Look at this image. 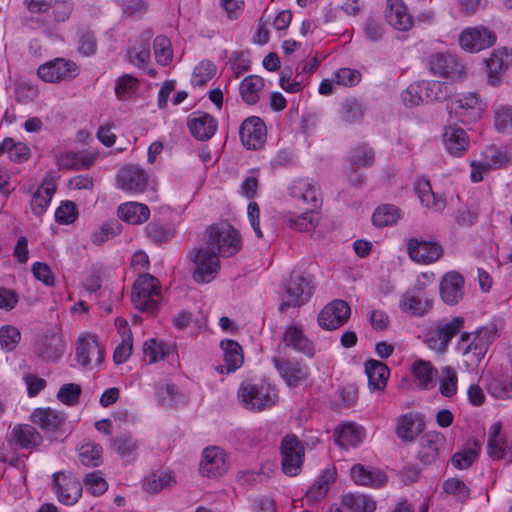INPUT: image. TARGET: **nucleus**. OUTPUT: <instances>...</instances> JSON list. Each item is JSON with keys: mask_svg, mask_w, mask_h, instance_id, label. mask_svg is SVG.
Here are the masks:
<instances>
[{"mask_svg": "<svg viewBox=\"0 0 512 512\" xmlns=\"http://www.w3.org/2000/svg\"><path fill=\"white\" fill-rule=\"evenodd\" d=\"M497 337L498 329L494 323L482 326L472 333H462L458 349L465 357L467 365L477 367Z\"/></svg>", "mask_w": 512, "mask_h": 512, "instance_id": "obj_1", "label": "nucleus"}, {"mask_svg": "<svg viewBox=\"0 0 512 512\" xmlns=\"http://www.w3.org/2000/svg\"><path fill=\"white\" fill-rule=\"evenodd\" d=\"M237 397L244 409L261 412L276 404L278 394L277 390L268 382L248 380L240 384Z\"/></svg>", "mask_w": 512, "mask_h": 512, "instance_id": "obj_2", "label": "nucleus"}, {"mask_svg": "<svg viewBox=\"0 0 512 512\" xmlns=\"http://www.w3.org/2000/svg\"><path fill=\"white\" fill-rule=\"evenodd\" d=\"M161 299V287L157 278L151 274H143L136 279L131 292V300L136 309L154 313Z\"/></svg>", "mask_w": 512, "mask_h": 512, "instance_id": "obj_3", "label": "nucleus"}, {"mask_svg": "<svg viewBox=\"0 0 512 512\" xmlns=\"http://www.w3.org/2000/svg\"><path fill=\"white\" fill-rule=\"evenodd\" d=\"M447 110L450 122L468 125L481 117L483 108L476 93H466L450 98Z\"/></svg>", "mask_w": 512, "mask_h": 512, "instance_id": "obj_4", "label": "nucleus"}, {"mask_svg": "<svg viewBox=\"0 0 512 512\" xmlns=\"http://www.w3.org/2000/svg\"><path fill=\"white\" fill-rule=\"evenodd\" d=\"M206 246L218 256L231 257L241 249L240 235L230 224L217 223L209 229Z\"/></svg>", "mask_w": 512, "mask_h": 512, "instance_id": "obj_5", "label": "nucleus"}, {"mask_svg": "<svg viewBox=\"0 0 512 512\" xmlns=\"http://www.w3.org/2000/svg\"><path fill=\"white\" fill-rule=\"evenodd\" d=\"M188 257L194 263L193 279L197 283L211 282L220 270L218 253L207 246L192 250Z\"/></svg>", "mask_w": 512, "mask_h": 512, "instance_id": "obj_6", "label": "nucleus"}, {"mask_svg": "<svg viewBox=\"0 0 512 512\" xmlns=\"http://www.w3.org/2000/svg\"><path fill=\"white\" fill-rule=\"evenodd\" d=\"M282 471L288 476H296L300 473L305 449L302 442L293 434L286 435L280 445Z\"/></svg>", "mask_w": 512, "mask_h": 512, "instance_id": "obj_7", "label": "nucleus"}, {"mask_svg": "<svg viewBox=\"0 0 512 512\" xmlns=\"http://www.w3.org/2000/svg\"><path fill=\"white\" fill-rule=\"evenodd\" d=\"M313 287L311 281L300 274L291 276L286 287V293L279 305L280 312H285L289 307L304 305L312 296Z\"/></svg>", "mask_w": 512, "mask_h": 512, "instance_id": "obj_8", "label": "nucleus"}, {"mask_svg": "<svg viewBox=\"0 0 512 512\" xmlns=\"http://www.w3.org/2000/svg\"><path fill=\"white\" fill-rule=\"evenodd\" d=\"M463 325L462 317H455L449 322L439 324L435 329L426 333L425 342L430 349L444 353L451 339L463 328Z\"/></svg>", "mask_w": 512, "mask_h": 512, "instance_id": "obj_9", "label": "nucleus"}, {"mask_svg": "<svg viewBox=\"0 0 512 512\" xmlns=\"http://www.w3.org/2000/svg\"><path fill=\"white\" fill-rule=\"evenodd\" d=\"M228 454L219 446H208L202 452L199 471L202 476L216 478L229 469Z\"/></svg>", "mask_w": 512, "mask_h": 512, "instance_id": "obj_10", "label": "nucleus"}, {"mask_svg": "<svg viewBox=\"0 0 512 512\" xmlns=\"http://www.w3.org/2000/svg\"><path fill=\"white\" fill-rule=\"evenodd\" d=\"M443 83L438 81H422L417 84H411L403 93L402 100L406 105L414 106L421 102H432L440 100Z\"/></svg>", "mask_w": 512, "mask_h": 512, "instance_id": "obj_11", "label": "nucleus"}, {"mask_svg": "<svg viewBox=\"0 0 512 512\" xmlns=\"http://www.w3.org/2000/svg\"><path fill=\"white\" fill-rule=\"evenodd\" d=\"M38 76L49 83H58L74 78L78 74L77 65L64 58H56L38 68Z\"/></svg>", "mask_w": 512, "mask_h": 512, "instance_id": "obj_12", "label": "nucleus"}, {"mask_svg": "<svg viewBox=\"0 0 512 512\" xmlns=\"http://www.w3.org/2000/svg\"><path fill=\"white\" fill-rule=\"evenodd\" d=\"M487 453L493 460H504L512 463V438L508 439L501 431V424L490 426L487 440Z\"/></svg>", "mask_w": 512, "mask_h": 512, "instance_id": "obj_13", "label": "nucleus"}, {"mask_svg": "<svg viewBox=\"0 0 512 512\" xmlns=\"http://www.w3.org/2000/svg\"><path fill=\"white\" fill-rule=\"evenodd\" d=\"M495 42V33L483 26L465 29L459 37L462 49L471 53L489 48Z\"/></svg>", "mask_w": 512, "mask_h": 512, "instance_id": "obj_14", "label": "nucleus"}, {"mask_svg": "<svg viewBox=\"0 0 512 512\" xmlns=\"http://www.w3.org/2000/svg\"><path fill=\"white\" fill-rule=\"evenodd\" d=\"M351 314L350 306L343 300H334L318 315V324L326 330H335L344 325Z\"/></svg>", "mask_w": 512, "mask_h": 512, "instance_id": "obj_15", "label": "nucleus"}, {"mask_svg": "<svg viewBox=\"0 0 512 512\" xmlns=\"http://www.w3.org/2000/svg\"><path fill=\"white\" fill-rule=\"evenodd\" d=\"M76 359L83 367L99 365L103 361V349L92 334L79 336L76 345Z\"/></svg>", "mask_w": 512, "mask_h": 512, "instance_id": "obj_16", "label": "nucleus"}, {"mask_svg": "<svg viewBox=\"0 0 512 512\" xmlns=\"http://www.w3.org/2000/svg\"><path fill=\"white\" fill-rule=\"evenodd\" d=\"M273 364L290 388H296L306 382L309 377V368L307 365L288 359L273 358Z\"/></svg>", "mask_w": 512, "mask_h": 512, "instance_id": "obj_17", "label": "nucleus"}, {"mask_svg": "<svg viewBox=\"0 0 512 512\" xmlns=\"http://www.w3.org/2000/svg\"><path fill=\"white\" fill-rule=\"evenodd\" d=\"M118 187L130 193H142L148 185V175L138 165H126L117 174Z\"/></svg>", "mask_w": 512, "mask_h": 512, "instance_id": "obj_18", "label": "nucleus"}, {"mask_svg": "<svg viewBox=\"0 0 512 512\" xmlns=\"http://www.w3.org/2000/svg\"><path fill=\"white\" fill-rule=\"evenodd\" d=\"M53 482L58 500L66 505L75 504L82 495V484L71 475L54 473Z\"/></svg>", "mask_w": 512, "mask_h": 512, "instance_id": "obj_19", "label": "nucleus"}, {"mask_svg": "<svg viewBox=\"0 0 512 512\" xmlns=\"http://www.w3.org/2000/svg\"><path fill=\"white\" fill-rule=\"evenodd\" d=\"M239 135L242 144L247 149L256 150L260 148L265 142V124L259 117H249L241 124Z\"/></svg>", "mask_w": 512, "mask_h": 512, "instance_id": "obj_20", "label": "nucleus"}, {"mask_svg": "<svg viewBox=\"0 0 512 512\" xmlns=\"http://www.w3.org/2000/svg\"><path fill=\"white\" fill-rule=\"evenodd\" d=\"M512 66V50L506 47L495 49L486 60L488 81L498 85L503 74Z\"/></svg>", "mask_w": 512, "mask_h": 512, "instance_id": "obj_21", "label": "nucleus"}, {"mask_svg": "<svg viewBox=\"0 0 512 512\" xmlns=\"http://www.w3.org/2000/svg\"><path fill=\"white\" fill-rule=\"evenodd\" d=\"M408 254L410 258L422 264L436 262L443 255V248L436 242L419 241L412 238L407 243Z\"/></svg>", "mask_w": 512, "mask_h": 512, "instance_id": "obj_22", "label": "nucleus"}, {"mask_svg": "<svg viewBox=\"0 0 512 512\" xmlns=\"http://www.w3.org/2000/svg\"><path fill=\"white\" fill-rule=\"evenodd\" d=\"M432 308V302L422 290H411L401 295L399 309L410 316L422 317Z\"/></svg>", "mask_w": 512, "mask_h": 512, "instance_id": "obj_23", "label": "nucleus"}, {"mask_svg": "<svg viewBox=\"0 0 512 512\" xmlns=\"http://www.w3.org/2000/svg\"><path fill=\"white\" fill-rule=\"evenodd\" d=\"M187 126L190 133L200 141H206L213 137L217 130V120L210 114L196 111L189 115Z\"/></svg>", "mask_w": 512, "mask_h": 512, "instance_id": "obj_24", "label": "nucleus"}, {"mask_svg": "<svg viewBox=\"0 0 512 512\" xmlns=\"http://www.w3.org/2000/svg\"><path fill=\"white\" fill-rule=\"evenodd\" d=\"M290 196L297 202L317 208L321 202L319 187L310 179L300 178L289 187Z\"/></svg>", "mask_w": 512, "mask_h": 512, "instance_id": "obj_25", "label": "nucleus"}, {"mask_svg": "<svg viewBox=\"0 0 512 512\" xmlns=\"http://www.w3.org/2000/svg\"><path fill=\"white\" fill-rule=\"evenodd\" d=\"M283 342L285 346L309 358L315 356L316 349L313 341L305 335L302 327L299 325L293 324L285 329Z\"/></svg>", "mask_w": 512, "mask_h": 512, "instance_id": "obj_26", "label": "nucleus"}, {"mask_svg": "<svg viewBox=\"0 0 512 512\" xmlns=\"http://www.w3.org/2000/svg\"><path fill=\"white\" fill-rule=\"evenodd\" d=\"M98 152L82 150L78 152L65 151L56 156V163L60 169L82 170L93 165Z\"/></svg>", "mask_w": 512, "mask_h": 512, "instance_id": "obj_27", "label": "nucleus"}, {"mask_svg": "<svg viewBox=\"0 0 512 512\" xmlns=\"http://www.w3.org/2000/svg\"><path fill=\"white\" fill-rule=\"evenodd\" d=\"M463 276L455 271L446 273L440 281V296L449 305L457 304L463 297Z\"/></svg>", "mask_w": 512, "mask_h": 512, "instance_id": "obj_28", "label": "nucleus"}, {"mask_svg": "<svg viewBox=\"0 0 512 512\" xmlns=\"http://www.w3.org/2000/svg\"><path fill=\"white\" fill-rule=\"evenodd\" d=\"M442 138L445 149L452 156H461L469 147V137L467 133L454 123L445 126Z\"/></svg>", "mask_w": 512, "mask_h": 512, "instance_id": "obj_29", "label": "nucleus"}, {"mask_svg": "<svg viewBox=\"0 0 512 512\" xmlns=\"http://www.w3.org/2000/svg\"><path fill=\"white\" fill-rule=\"evenodd\" d=\"M385 16L396 30L408 31L413 26V18L402 0H387Z\"/></svg>", "mask_w": 512, "mask_h": 512, "instance_id": "obj_30", "label": "nucleus"}, {"mask_svg": "<svg viewBox=\"0 0 512 512\" xmlns=\"http://www.w3.org/2000/svg\"><path fill=\"white\" fill-rule=\"evenodd\" d=\"M444 444V437L438 432H428L419 440L418 458L424 464L435 462L440 455V448Z\"/></svg>", "mask_w": 512, "mask_h": 512, "instance_id": "obj_31", "label": "nucleus"}, {"mask_svg": "<svg viewBox=\"0 0 512 512\" xmlns=\"http://www.w3.org/2000/svg\"><path fill=\"white\" fill-rule=\"evenodd\" d=\"M65 350V343L57 333L46 334L36 348L37 355L45 361H58Z\"/></svg>", "mask_w": 512, "mask_h": 512, "instance_id": "obj_32", "label": "nucleus"}, {"mask_svg": "<svg viewBox=\"0 0 512 512\" xmlns=\"http://www.w3.org/2000/svg\"><path fill=\"white\" fill-rule=\"evenodd\" d=\"M34 424L48 433H56L65 422V415L51 408H38L31 415Z\"/></svg>", "mask_w": 512, "mask_h": 512, "instance_id": "obj_33", "label": "nucleus"}, {"mask_svg": "<svg viewBox=\"0 0 512 512\" xmlns=\"http://www.w3.org/2000/svg\"><path fill=\"white\" fill-rule=\"evenodd\" d=\"M422 426L419 415L410 412L397 418L395 432L403 442H413L422 431Z\"/></svg>", "mask_w": 512, "mask_h": 512, "instance_id": "obj_34", "label": "nucleus"}, {"mask_svg": "<svg viewBox=\"0 0 512 512\" xmlns=\"http://www.w3.org/2000/svg\"><path fill=\"white\" fill-rule=\"evenodd\" d=\"M334 438L336 444L343 448L355 447L364 440L365 430L355 423H344L335 429Z\"/></svg>", "mask_w": 512, "mask_h": 512, "instance_id": "obj_35", "label": "nucleus"}, {"mask_svg": "<svg viewBox=\"0 0 512 512\" xmlns=\"http://www.w3.org/2000/svg\"><path fill=\"white\" fill-rule=\"evenodd\" d=\"M220 347L223 351L224 364L220 367V372L231 373L240 368L244 357L242 347L234 340H222Z\"/></svg>", "mask_w": 512, "mask_h": 512, "instance_id": "obj_36", "label": "nucleus"}, {"mask_svg": "<svg viewBox=\"0 0 512 512\" xmlns=\"http://www.w3.org/2000/svg\"><path fill=\"white\" fill-rule=\"evenodd\" d=\"M510 159L506 148L490 145L482 152L481 160L477 161V167L482 170L500 169L507 166Z\"/></svg>", "mask_w": 512, "mask_h": 512, "instance_id": "obj_37", "label": "nucleus"}, {"mask_svg": "<svg viewBox=\"0 0 512 512\" xmlns=\"http://www.w3.org/2000/svg\"><path fill=\"white\" fill-rule=\"evenodd\" d=\"M351 478L358 485L371 487H380L387 482V476L383 471L361 464H355L351 468Z\"/></svg>", "mask_w": 512, "mask_h": 512, "instance_id": "obj_38", "label": "nucleus"}, {"mask_svg": "<svg viewBox=\"0 0 512 512\" xmlns=\"http://www.w3.org/2000/svg\"><path fill=\"white\" fill-rule=\"evenodd\" d=\"M364 366L370 390H383L390 375L388 366L375 359L367 360Z\"/></svg>", "mask_w": 512, "mask_h": 512, "instance_id": "obj_39", "label": "nucleus"}, {"mask_svg": "<svg viewBox=\"0 0 512 512\" xmlns=\"http://www.w3.org/2000/svg\"><path fill=\"white\" fill-rule=\"evenodd\" d=\"M118 216L129 224L139 225L149 219L150 210L145 204L127 202L119 206Z\"/></svg>", "mask_w": 512, "mask_h": 512, "instance_id": "obj_40", "label": "nucleus"}, {"mask_svg": "<svg viewBox=\"0 0 512 512\" xmlns=\"http://www.w3.org/2000/svg\"><path fill=\"white\" fill-rule=\"evenodd\" d=\"M11 436L15 444L23 449L34 448L42 442L40 433L28 424L16 425L12 430Z\"/></svg>", "mask_w": 512, "mask_h": 512, "instance_id": "obj_41", "label": "nucleus"}, {"mask_svg": "<svg viewBox=\"0 0 512 512\" xmlns=\"http://www.w3.org/2000/svg\"><path fill=\"white\" fill-rule=\"evenodd\" d=\"M430 71L435 75L449 77L458 70L456 58L448 53H436L429 58L428 62Z\"/></svg>", "mask_w": 512, "mask_h": 512, "instance_id": "obj_42", "label": "nucleus"}, {"mask_svg": "<svg viewBox=\"0 0 512 512\" xmlns=\"http://www.w3.org/2000/svg\"><path fill=\"white\" fill-rule=\"evenodd\" d=\"M56 191V187L52 182H43L32 195L30 207L32 213L38 217L42 216Z\"/></svg>", "mask_w": 512, "mask_h": 512, "instance_id": "obj_43", "label": "nucleus"}, {"mask_svg": "<svg viewBox=\"0 0 512 512\" xmlns=\"http://www.w3.org/2000/svg\"><path fill=\"white\" fill-rule=\"evenodd\" d=\"M335 479V469H326L307 490V501L318 502L322 500L326 496L329 486L335 481Z\"/></svg>", "mask_w": 512, "mask_h": 512, "instance_id": "obj_44", "label": "nucleus"}, {"mask_svg": "<svg viewBox=\"0 0 512 512\" xmlns=\"http://www.w3.org/2000/svg\"><path fill=\"white\" fill-rule=\"evenodd\" d=\"M111 448L126 462H133L139 448L138 441L131 435H120L111 439Z\"/></svg>", "mask_w": 512, "mask_h": 512, "instance_id": "obj_45", "label": "nucleus"}, {"mask_svg": "<svg viewBox=\"0 0 512 512\" xmlns=\"http://www.w3.org/2000/svg\"><path fill=\"white\" fill-rule=\"evenodd\" d=\"M420 202L427 208L440 212L446 206V201L441 196H437L430 185L428 180H420L415 186Z\"/></svg>", "mask_w": 512, "mask_h": 512, "instance_id": "obj_46", "label": "nucleus"}, {"mask_svg": "<svg viewBox=\"0 0 512 512\" xmlns=\"http://www.w3.org/2000/svg\"><path fill=\"white\" fill-rule=\"evenodd\" d=\"M412 373L421 389H429L434 385L436 369L429 361L416 360L412 365Z\"/></svg>", "mask_w": 512, "mask_h": 512, "instance_id": "obj_47", "label": "nucleus"}, {"mask_svg": "<svg viewBox=\"0 0 512 512\" xmlns=\"http://www.w3.org/2000/svg\"><path fill=\"white\" fill-rule=\"evenodd\" d=\"M176 484L171 471H158L148 475L143 481V488L150 493H158L161 490Z\"/></svg>", "mask_w": 512, "mask_h": 512, "instance_id": "obj_48", "label": "nucleus"}, {"mask_svg": "<svg viewBox=\"0 0 512 512\" xmlns=\"http://www.w3.org/2000/svg\"><path fill=\"white\" fill-rule=\"evenodd\" d=\"M315 209L311 206L306 208L303 213L291 216L288 219L289 226L300 232L313 230L320 221V214Z\"/></svg>", "mask_w": 512, "mask_h": 512, "instance_id": "obj_49", "label": "nucleus"}, {"mask_svg": "<svg viewBox=\"0 0 512 512\" xmlns=\"http://www.w3.org/2000/svg\"><path fill=\"white\" fill-rule=\"evenodd\" d=\"M342 505L352 512H373L376 502L368 495L347 493L342 496Z\"/></svg>", "mask_w": 512, "mask_h": 512, "instance_id": "obj_50", "label": "nucleus"}, {"mask_svg": "<svg viewBox=\"0 0 512 512\" xmlns=\"http://www.w3.org/2000/svg\"><path fill=\"white\" fill-rule=\"evenodd\" d=\"M402 214L398 207L392 204L379 206L372 215V222L377 227H387L395 225Z\"/></svg>", "mask_w": 512, "mask_h": 512, "instance_id": "obj_51", "label": "nucleus"}, {"mask_svg": "<svg viewBox=\"0 0 512 512\" xmlns=\"http://www.w3.org/2000/svg\"><path fill=\"white\" fill-rule=\"evenodd\" d=\"M263 86V79L259 76L250 75L244 78L239 87L244 102L249 105L255 104L259 100V92Z\"/></svg>", "mask_w": 512, "mask_h": 512, "instance_id": "obj_52", "label": "nucleus"}, {"mask_svg": "<svg viewBox=\"0 0 512 512\" xmlns=\"http://www.w3.org/2000/svg\"><path fill=\"white\" fill-rule=\"evenodd\" d=\"M126 59L136 67L146 70L150 61V45L148 40H140L128 49Z\"/></svg>", "mask_w": 512, "mask_h": 512, "instance_id": "obj_53", "label": "nucleus"}, {"mask_svg": "<svg viewBox=\"0 0 512 512\" xmlns=\"http://www.w3.org/2000/svg\"><path fill=\"white\" fill-rule=\"evenodd\" d=\"M479 452L480 444L474 440L462 451L455 453L451 458V463L456 469H467L474 463Z\"/></svg>", "mask_w": 512, "mask_h": 512, "instance_id": "obj_54", "label": "nucleus"}, {"mask_svg": "<svg viewBox=\"0 0 512 512\" xmlns=\"http://www.w3.org/2000/svg\"><path fill=\"white\" fill-rule=\"evenodd\" d=\"M495 129L506 135H512V106L496 105L493 107Z\"/></svg>", "mask_w": 512, "mask_h": 512, "instance_id": "obj_55", "label": "nucleus"}, {"mask_svg": "<svg viewBox=\"0 0 512 512\" xmlns=\"http://www.w3.org/2000/svg\"><path fill=\"white\" fill-rule=\"evenodd\" d=\"M340 118L348 124L357 123L365 114V107L357 99H347L341 104Z\"/></svg>", "mask_w": 512, "mask_h": 512, "instance_id": "obj_56", "label": "nucleus"}, {"mask_svg": "<svg viewBox=\"0 0 512 512\" xmlns=\"http://www.w3.org/2000/svg\"><path fill=\"white\" fill-rule=\"evenodd\" d=\"M170 346L158 339H150L143 345L145 358H148L150 364L163 360L169 353Z\"/></svg>", "mask_w": 512, "mask_h": 512, "instance_id": "obj_57", "label": "nucleus"}, {"mask_svg": "<svg viewBox=\"0 0 512 512\" xmlns=\"http://www.w3.org/2000/svg\"><path fill=\"white\" fill-rule=\"evenodd\" d=\"M216 71L217 67L213 62L209 60L199 62L193 70L191 84L193 86H204L215 76Z\"/></svg>", "mask_w": 512, "mask_h": 512, "instance_id": "obj_58", "label": "nucleus"}, {"mask_svg": "<svg viewBox=\"0 0 512 512\" xmlns=\"http://www.w3.org/2000/svg\"><path fill=\"white\" fill-rule=\"evenodd\" d=\"M80 462L85 466L96 467L102 461V447L95 443L82 444L78 449Z\"/></svg>", "mask_w": 512, "mask_h": 512, "instance_id": "obj_59", "label": "nucleus"}, {"mask_svg": "<svg viewBox=\"0 0 512 512\" xmlns=\"http://www.w3.org/2000/svg\"><path fill=\"white\" fill-rule=\"evenodd\" d=\"M488 391L496 398L505 399L512 397V379L506 374H499L488 384Z\"/></svg>", "mask_w": 512, "mask_h": 512, "instance_id": "obj_60", "label": "nucleus"}, {"mask_svg": "<svg viewBox=\"0 0 512 512\" xmlns=\"http://www.w3.org/2000/svg\"><path fill=\"white\" fill-rule=\"evenodd\" d=\"M4 148L9 158L15 162H25L30 157V148L23 142H15L12 138L4 139Z\"/></svg>", "mask_w": 512, "mask_h": 512, "instance_id": "obj_61", "label": "nucleus"}, {"mask_svg": "<svg viewBox=\"0 0 512 512\" xmlns=\"http://www.w3.org/2000/svg\"><path fill=\"white\" fill-rule=\"evenodd\" d=\"M442 377L439 384V391L444 397H452L457 392V373L451 367H444L441 370Z\"/></svg>", "mask_w": 512, "mask_h": 512, "instance_id": "obj_62", "label": "nucleus"}, {"mask_svg": "<svg viewBox=\"0 0 512 512\" xmlns=\"http://www.w3.org/2000/svg\"><path fill=\"white\" fill-rule=\"evenodd\" d=\"M446 494L453 496L457 501L464 502L470 497V490L460 479L449 478L443 483Z\"/></svg>", "mask_w": 512, "mask_h": 512, "instance_id": "obj_63", "label": "nucleus"}, {"mask_svg": "<svg viewBox=\"0 0 512 512\" xmlns=\"http://www.w3.org/2000/svg\"><path fill=\"white\" fill-rule=\"evenodd\" d=\"M154 54L156 61L163 66L171 62L173 54L170 40L167 37L159 35L154 39Z\"/></svg>", "mask_w": 512, "mask_h": 512, "instance_id": "obj_64", "label": "nucleus"}]
</instances>
